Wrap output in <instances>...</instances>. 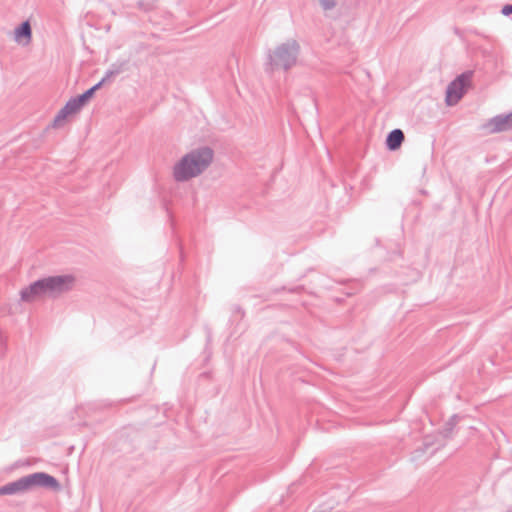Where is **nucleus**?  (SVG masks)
Wrapping results in <instances>:
<instances>
[{"instance_id": "1", "label": "nucleus", "mask_w": 512, "mask_h": 512, "mask_svg": "<svg viewBox=\"0 0 512 512\" xmlns=\"http://www.w3.org/2000/svg\"><path fill=\"white\" fill-rule=\"evenodd\" d=\"M214 151L208 146L192 149L173 167L176 182H186L202 174L212 163Z\"/></svg>"}, {"instance_id": "2", "label": "nucleus", "mask_w": 512, "mask_h": 512, "mask_svg": "<svg viewBox=\"0 0 512 512\" xmlns=\"http://www.w3.org/2000/svg\"><path fill=\"white\" fill-rule=\"evenodd\" d=\"M299 54L300 45L295 39H288L273 50L269 49L264 63L265 72L272 74L279 70H290L296 65Z\"/></svg>"}, {"instance_id": "3", "label": "nucleus", "mask_w": 512, "mask_h": 512, "mask_svg": "<svg viewBox=\"0 0 512 512\" xmlns=\"http://www.w3.org/2000/svg\"><path fill=\"white\" fill-rule=\"evenodd\" d=\"M473 71L468 70L458 75L451 81L446 89L445 102L448 106L456 105L463 97L466 88L470 85Z\"/></svg>"}, {"instance_id": "4", "label": "nucleus", "mask_w": 512, "mask_h": 512, "mask_svg": "<svg viewBox=\"0 0 512 512\" xmlns=\"http://www.w3.org/2000/svg\"><path fill=\"white\" fill-rule=\"evenodd\" d=\"M45 278L47 281L48 296L51 298H56L63 293L71 291L75 284V277L71 274L54 275Z\"/></svg>"}, {"instance_id": "5", "label": "nucleus", "mask_w": 512, "mask_h": 512, "mask_svg": "<svg viewBox=\"0 0 512 512\" xmlns=\"http://www.w3.org/2000/svg\"><path fill=\"white\" fill-rule=\"evenodd\" d=\"M26 482L28 484V489L34 486L50 488L53 490L60 489V483L58 482V480L55 477L44 472H36L27 475Z\"/></svg>"}, {"instance_id": "6", "label": "nucleus", "mask_w": 512, "mask_h": 512, "mask_svg": "<svg viewBox=\"0 0 512 512\" xmlns=\"http://www.w3.org/2000/svg\"><path fill=\"white\" fill-rule=\"evenodd\" d=\"M490 133L508 131L512 128V111L508 114H499L491 118L485 125Z\"/></svg>"}, {"instance_id": "7", "label": "nucleus", "mask_w": 512, "mask_h": 512, "mask_svg": "<svg viewBox=\"0 0 512 512\" xmlns=\"http://www.w3.org/2000/svg\"><path fill=\"white\" fill-rule=\"evenodd\" d=\"M82 106L75 97L70 98L63 108L59 110L54 118V126H60V123L64 121L69 115L75 114L80 111Z\"/></svg>"}, {"instance_id": "8", "label": "nucleus", "mask_w": 512, "mask_h": 512, "mask_svg": "<svg viewBox=\"0 0 512 512\" xmlns=\"http://www.w3.org/2000/svg\"><path fill=\"white\" fill-rule=\"evenodd\" d=\"M28 490V484L26 482V476L17 479L16 481L10 482L0 487L1 495H13Z\"/></svg>"}, {"instance_id": "9", "label": "nucleus", "mask_w": 512, "mask_h": 512, "mask_svg": "<svg viewBox=\"0 0 512 512\" xmlns=\"http://www.w3.org/2000/svg\"><path fill=\"white\" fill-rule=\"evenodd\" d=\"M14 39L18 43H23L24 45L30 43L32 39V30L31 25L29 21L22 22L16 29H15V36Z\"/></svg>"}, {"instance_id": "10", "label": "nucleus", "mask_w": 512, "mask_h": 512, "mask_svg": "<svg viewBox=\"0 0 512 512\" xmlns=\"http://www.w3.org/2000/svg\"><path fill=\"white\" fill-rule=\"evenodd\" d=\"M405 139L404 133L401 129H394L390 131L386 138V147L390 151H395L400 148Z\"/></svg>"}, {"instance_id": "11", "label": "nucleus", "mask_w": 512, "mask_h": 512, "mask_svg": "<svg viewBox=\"0 0 512 512\" xmlns=\"http://www.w3.org/2000/svg\"><path fill=\"white\" fill-rule=\"evenodd\" d=\"M40 292L36 286V281L28 285L27 287L23 288L20 291V299L23 302H33L36 299L40 298Z\"/></svg>"}, {"instance_id": "12", "label": "nucleus", "mask_w": 512, "mask_h": 512, "mask_svg": "<svg viewBox=\"0 0 512 512\" xmlns=\"http://www.w3.org/2000/svg\"><path fill=\"white\" fill-rule=\"evenodd\" d=\"M124 66H125V62L112 64L110 69H108L106 71L103 78L108 81L112 77L119 75L120 73H122L124 71Z\"/></svg>"}, {"instance_id": "13", "label": "nucleus", "mask_w": 512, "mask_h": 512, "mask_svg": "<svg viewBox=\"0 0 512 512\" xmlns=\"http://www.w3.org/2000/svg\"><path fill=\"white\" fill-rule=\"evenodd\" d=\"M36 286L40 292L41 297L48 296V287H47V281H46L45 277L36 280Z\"/></svg>"}, {"instance_id": "14", "label": "nucleus", "mask_w": 512, "mask_h": 512, "mask_svg": "<svg viewBox=\"0 0 512 512\" xmlns=\"http://www.w3.org/2000/svg\"><path fill=\"white\" fill-rule=\"evenodd\" d=\"M458 415L454 414L450 417V419L445 424L444 433L447 435L448 433H451L456 424L458 423Z\"/></svg>"}, {"instance_id": "15", "label": "nucleus", "mask_w": 512, "mask_h": 512, "mask_svg": "<svg viewBox=\"0 0 512 512\" xmlns=\"http://www.w3.org/2000/svg\"><path fill=\"white\" fill-rule=\"evenodd\" d=\"M93 90L92 89H88L86 90L84 93L76 96L75 98L77 99V101L80 103V105L83 107L85 105V103L90 99L92 98L93 96Z\"/></svg>"}, {"instance_id": "16", "label": "nucleus", "mask_w": 512, "mask_h": 512, "mask_svg": "<svg viewBox=\"0 0 512 512\" xmlns=\"http://www.w3.org/2000/svg\"><path fill=\"white\" fill-rule=\"evenodd\" d=\"M319 3L323 10H332L336 6V0H319Z\"/></svg>"}, {"instance_id": "17", "label": "nucleus", "mask_w": 512, "mask_h": 512, "mask_svg": "<svg viewBox=\"0 0 512 512\" xmlns=\"http://www.w3.org/2000/svg\"><path fill=\"white\" fill-rule=\"evenodd\" d=\"M137 5L140 9L144 10V11H149L152 9V5L151 4H148V3H144L142 0H139L137 2Z\"/></svg>"}, {"instance_id": "18", "label": "nucleus", "mask_w": 512, "mask_h": 512, "mask_svg": "<svg viewBox=\"0 0 512 512\" xmlns=\"http://www.w3.org/2000/svg\"><path fill=\"white\" fill-rule=\"evenodd\" d=\"M501 12L505 16L511 15L512 14V5L511 4L504 5Z\"/></svg>"}, {"instance_id": "19", "label": "nucleus", "mask_w": 512, "mask_h": 512, "mask_svg": "<svg viewBox=\"0 0 512 512\" xmlns=\"http://www.w3.org/2000/svg\"><path fill=\"white\" fill-rule=\"evenodd\" d=\"M104 78H102L98 83H96L94 86H92L90 89L93 90V94L106 82Z\"/></svg>"}, {"instance_id": "20", "label": "nucleus", "mask_w": 512, "mask_h": 512, "mask_svg": "<svg viewBox=\"0 0 512 512\" xmlns=\"http://www.w3.org/2000/svg\"><path fill=\"white\" fill-rule=\"evenodd\" d=\"M299 290H300V287H296V288L290 289L289 292L295 293V292H298Z\"/></svg>"}]
</instances>
